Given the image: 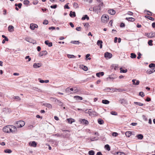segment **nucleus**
<instances>
[{"label": "nucleus", "instance_id": "1", "mask_svg": "<svg viewBox=\"0 0 155 155\" xmlns=\"http://www.w3.org/2000/svg\"><path fill=\"white\" fill-rule=\"evenodd\" d=\"M3 131L7 133H14L17 130L16 128L14 126L9 125L5 126L3 128Z\"/></svg>", "mask_w": 155, "mask_h": 155}, {"label": "nucleus", "instance_id": "2", "mask_svg": "<svg viewBox=\"0 0 155 155\" xmlns=\"http://www.w3.org/2000/svg\"><path fill=\"white\" fill-rule=\"evenodd\" d=\"M103 5L99 4L97 6L94 7V11L98 13V12H100L101 11V7Z\"/></svg>", "mask_w": 155, "mask_h": 155}, {"label": "nucleus", "instance_id": "3", "mask_svg": "<svg viewBox=\"0 0 155 155\" xmlns=\"http://www.w3.org/2000/svg\"><path fill=\"white\" fill-rule=\"evenodd\" d=\"M109 19V17L107 15H103L101 18V21L103 23L107 22Z\"/></svg>", "mask_w": 155, "mask_h": 155}, {"label": "nucleus", "instance_id": "4", "mask_svg": "<svg viewBox=\"0 0 155 155\" xmlns=\"http://www.w3.org/2000/svg\"><path fill=\"white\" fill-rule=\"evenodd\" d=\"M17 127L18 128H20L23 127L25 124V122L22 120L17 121L16 122Z\"/></svg>", "mask_w": 155, "mask_h": 155}, {"label": "nucleus", "instance_id": "5", "mask_svg": "<svg viewBox=\"0 0 155 155\" xmlns=\"http://www.w3.org/2000/svg\"><path fill=\"white\" fill-rule=\"evenodd\" d=\"M112 56V54L110 53L106 52L104 53V57L105 58L110 59L111 58Z\"/></svg>", "mask_w": 155, "mask_h": 155}, {"label": "nucleus", "instance_id": "6", "mask_svg": "<svg viewBox=\"0 0 155 155\" xmlns=\"http://www.w3.org/2000/svg\"><path fill=\"white\" fill-rule=\"evenodd\" d=\"M25 40L29 42L32 43L33 44H34L35 42V40L30 38H25Z\"/></svg>", "mask_w": 155, "mask_h": 155}, {"label": "nucleus", "instance_id": "7", "mask_svg": "<svg viewBox=\"0 0 155 155\" xmlns=\"http://www.w3.org/2000/svg\"><path fill=\"white\" fill-rule=\"evenodd\" d=\"M2 111L5 113H10L11 112V110L10 109L8 108H4L3 109Z\"/></svg>", "mask_w": 155, "mask_h": 155}, {"label": "nucleus", "instance_id": "8", "mask_svg": "<svg viewBox=\"0 0 155 155\" xmlns=\"http://www.w3.org/2000/svg\"><path fill=\"white\" fill-rule=\"evenodd\" d=\"M48 53L47 51L45 50L42 51L39 54V56L40 57H41L43 55H45L47 54Z\"/></svg>", "mask_w": 155, "mask_h": 155}, {"label": "nucleus", "instance_id": "9", "mask_svg": "<svg viewBox=\"0 0 155 155\" xmlns=\"http://www.w3.org/2000/svg\"><path fill=\"white\" fill-rule=\"evenodd\" d=\"M29 145L31 147H35L37 146V143L35 141H33L29 143Z\"/></svg>", "mask_w": 155, "mask_h": 155}, {"label": "nucleus", "instance_id": "10", "mask_svg": "<svg viewBox=\"0 0 155 155\" xmlns=\"http://www.w3.org/2000/svg\"><path fill=\"white\" fill-rule=\"evenodd\" d=\"M103 42L101 40H98L97 42V45L100 46V48H101L102 47V44Z\"/></svg>", "mask_w": 155, "mask_h": 155}, {"label": "nucleus", "instance_id": "11", "mask_svg": "<svg viewBox=\"0 0 155 155\" xmlns=\"http://www.w3.org/2000/svg\"><path fill=\"white\" fill-rule=\"evenodd\" d=\"M97 114L95 112L92 111H90V113L89 114V115L90 116H94L95 115L97 116Z\"/></svg>", "mask_w": 155, "mask_h": 155}, {"label": "nucleus", "instance_id": "12", "mask_svg": "<svg viewBox=\"0 0 155 155\" xmlns=\"http://www.w3.org/2000/svg\"><path fill=\"white\" fill-rule=\"evenodd\" d=\"M74 98L78 101H81L83 99V98L79 96H75L74 97Z\"/></svg>", "mask_w": 155, "mask_h": 155}, {"label": "nucleus", "instance_id": "13", "mask_svg": "<svg viewBox=\"0 0 155 155\" xmlns=\"http://www.w3.org/2000/svg\"><path fill=\"white\" fill-rule=\"evenodd\" d=\"M41 64L39 63H35L33 65V67L35 68H39Z\"/></svg>", "mask_w": 155, "mask_h": 155}, {"label": "nucleus", "instance_id": "14", "mask_svg": "<svg viewBox=\"0 0 155 155\" xmlns=\"http://www.w3.org/2000/svg\"><path fill=\"white\" fill-rule=\"evenodd\" d=\"M108 13L111 15H114L115 13V11L113 9H110L108 11Z\"/></svg>", "mask_w": 155, "mask_h": 155}, {"label": "nucleus", "instance_id": "15", "mask_svg": "<svg viewBox=\"0 0 155 155\" xmlns=\"http://www.w3.org/2000/svg\"><path fill=\"white\" fill-rule=\"evenodd\" d=\"M45 44L47 45H48L49 47H51L52 46V43L51 42H49L48 40L45 41Z\"/></svg>", "mask_w": 155, "mask_h": 155}, {"label": "nucleus", "instance_id": "16", "mask_svg": "<svg viewBox=\"0 0 155 155\" xmlns=\"http://www.w3.org/2000/svg\"><path fill=\"white\" fill-rule=\"evenodd\" d=\"M69 15L71 17H75L76 16L75 13L74 12H72V11H71L70 12Z\"/></svg>", "mask_w": 155, "mask_h": 155}, {"label": "nucleus", "instance_id": "17", "mask_svg": "<svg viewBox=\"0 0 155 155\" xmlns=\"http://www.w3.org/2000/svg\"><path fill=\"white\" fill-rule=\"evenodd\" d=\"M81 122L82 123H83L86 125H87L88 124V121L84 119H81Z\"/></svg>", "mask_w": 155, "mask_h": 155}, {"label": "nucleus", "instance_id": "18", "mask_svg": "<svg viewBox=\"0 0 155 155\" xmlns=\"http://www.w3.org/2000/svg\"><path fill=\"white\" fill-rule=\"evenodd\" d=\"M96 75L97 77H100L101 75L103 76L104 75V73L103 72H99L97 73Z\"/></svg>", "mask_w": 155, "mask_h": 155}, {"label": "nucleus", "instance_id": "19", "mask_svg": "<svg viewBox=\"0 0 155 155\" xmlns=\"http://www.w3.org/2000/svg\"><path fill=\"white\" fill-rule=\"evenodd\" d=\"M68 123L70 124H72L73 122L74 121V119L72 118H68L67 119Z\"/></svg>", "mask_w": 155, "mask_h": 155}, {"label": "nucleus", "instance_id": "20", "mask_svg": "<svg viewBox=\"0 0 155 155\" xmlns=\"http://www.w3.org/2000/svg\"><path fill=\"white\" fill-rule=\"evenodd\" d=\"M136 137L138 139L140 140H141L143 138V135L141 134H139L137 135Z\"/></svg>", "mask_w": 155, "mask_h": 155}, {"label": "nucleus", "instance_id": "21", "mask_svg": "<svg viewBox=\"0 0 155 155\" xmlns=\"http://www.w3.org/2000/svg\"><path fill=\"white\" fill-rule=\"evenodd\" d=\"M71 43L75 45H79L80 43L78 41H71Z\"/></svg>", "mask_w": 155, "mask_h": 155}, {"label": "nucleus", "instance_id": "22", "mask_svg": "<svg viewBox=\"0 0 155 155\" xmlns=\"http://www.w3.org/2000/svg\"><path fill=\"white\" fill-rule=\"evenodd\" d=\"M85 19H87V20L89 19V17L87 15H84L81 18L82 20H84Z\"/></svg>", "mask_w": 155, "mask_h": 155}, {"label": "nucleus", "instance_id": "23", "mask_svg": "<svg viewBox=\"0 0 155 155\" xmlns=\"http://www.w3.org/2000/svg\"><path fill=\"white\" fill-rule=\"evenodd\" d=\"M126 19L127 20L131 21H134L135 20V19L132 17L126 18Z\"/></svg>", "mask_w": 155, "mask_h": 155}, {"label": "nucleus", "instance_id": "24", "mask_svg": "<svg viewBox=\"0 0 155 155\" xmlns=\"http://www.w3.org/2000/svg\"><path fill=\"white\" fill-rule=\"evenodd\" d=\"M120 72L121 73H126L127 71V69H126L125 70H123V69L122 68H120Z\"/></svg>", "mask_w": 155, "mask_h": 155}, {"label": "nucleus", "instance_id": "25", "mask_svg": "<svg viewBox=\"0 0 155 155\" xmlns=\"http://www.w3.org/2000/svg\"><path fill=\"white\" fill-rule=\"evenodd\" d=\"M14 27L12 25H9L8 27V30L10 31H13Z\"/></svg>", "mask_w": 155, "mask_h": 155}, {"label": "nucleus", "instance_id": "26", "mask_svg": "<svg viewBox=\"0 0 155 155\" xmlns=\"http://www.w3.org/2000/svg\"><path fill=\"white\" fill-rule=\"evenodd\" d=\"M48 108L51 109L52 108L51 105L50 104L46 103L44 104Z\"/></svg>", "mask_w": 155, "mask_h": 155}, {"label": "nucleus", "instance_id": "27", "mask_svg": "<svg viewBox=\"0 0 155 155\" xmlns=\"http://www.w3.org/2000/svg\"><path fill=\"white\" fill-rule=\"evenodd\" d=\"M131 135L130 131H127L125 133V135L127 137H129Z\"/></svg>", "mask_w": 155, "mask_h": 155}, {"label": "nucleus", "instance_id": "28", "mask_svg": "<svg viewBox=\"0 0 155 155\" xmlns=\"http://www.w3.org/2000/svg\"><path fill=\"white\" fill-rule=\"evenodd\" d=\"M104 148H105L108 151H110V147L109 146V145L108 144H106L104 146Z\"/></svg>", "mask_w": 155, "mask_h": 155}, {"label": "nucleus", "instance_id": "29", "mask_svg": "<svg viewBox=\"0 0 155 155\" xmlns=\"http://www.w3.org/2000/svg\"><path fill=\"white\" fill-rule=\"evenodd\" d=\"M108 78L110 79H114L117 78L116 76L114 74H112L109 76Z\"/></svg>", "mask_w": 155, "mask_h": 155}, {"label": "nucleus", "instance_id": "30", "mask_svg": "<svg viewBox=\"0 0 155 155\" xmlns=\"http://www.w3.org/2000/svg\"><path fill=\"white\" fill-rule=\"evenodd\" d=\"M35 24H31L30 25V28L32 30H34L35 28Z\"/></svg>", "mask_w": 155, "mask_h": 155}, {"label": "nucleus", "instance_id": "31", "mask_svg": "<svg viewBox=\"0 0 155 155\" xmlns=\"http://www.w3.org/2000/svg\"><path fill=\"white\" fill-rule=\"evenodd\" d=\"M109 101L106 100H102V103L105 104H108L109 103Z\"/></svg>", "mask_w": 155, "mask_h": 155}, {"label": "nucleus", "instance_id": "32", "mask_svg": "<svg viewBox=\"0 0 155 155\" xmlns=\"http://www.w3.org/2000/svg\"><path fill=\"white\" fill-rule=\"evenodd\" d=\"M152 69V70H148L147 71V73L148 74H150L154 72L155 71V70H154V69Z\"/></svg>", "mask_w": 155, "mask_h": 155}, {"label": "nucleus", "instance_id": "33", "mask_svg": "<svg viewBox=\"0 0 155 155\" xmlns=\"http://www.w3.org/2000/svg\"><path fill=\"white\" fill-rule=\"evenodd\" d=\"M115 155H125L124 153L123 152H117Z\"/></svg>", "mask_w": 155, "mask_h": 155}, {"label": "nucleus", "instance_id": "34", "mask_svg": "<svg viewBox=\"0 0 155 155\" xmlns=\"http://www.w3.org/2000/svg\"><path fill=\"white\" fill-rule=\"evenodd\" d=\"M134 103L136 105L141 106H143L144 105L143 103L136 102H134Z\"/></svg>", "mask_w": 155, "mask_h": 155}, {"label": "nucleus", "instance_id": "35", "mask_svg": "<svg viewBox=\"0 0 155 155\" xmlns=\"http://www.w3.org/2000/svg\"><path fill=\"white\" fill-rule=\"evenodd\" d=\"M65 92L69 94H71L73 93V92H71V91L70 90V88L69 87H68L66 89Z\"/></svg>", "mask_w": 155, "mask_h": 155}, {"label": "nucleus", "instance_id": "36", "mask_svg": "<svg viewBox=\"0 0 155 155\" xmlns=\"http://www.w3.org/2000/svg\"><path fill=\"white\" fill-rule=\"evenodd\" d=\"M113 90H114V89H113ZM114 90L113 91H116V90H117L118 91H119V92H122L123 91H125V90H124V89H120V88H119V89H114Z\"/></svg>", "mask_w": 155, "mask_h": 155}, {"label": "nucleus", "instance_id": "37", "mask_svg": "<svg viewBox=\"0 0 155 155\" xmlns=\"http://www.w3.org/2000/svg\"><path fill=\"white\" fill-rule=\"evenodd\" d=\"M130 58H135L136 57V55L134 53H131Z\"/></svg>", "mask_w": 155, "mask_h": 155}, {"label": "nucleus", "instance_id": "38", "mask_svg": "<svg viewBox=\"0 0 155 155\" xmlns=\"http://www.w3.org/2000/svg\"><path fill=\"white\" fill-rule=\"evenodd\" d=\"M98 122L100 124H102L104 123V121L101 119H98Z\"/></svg>", "mask_w": 155, "mask_h": 155}, {"label": "nucleus", "instance_id": "39", "mask_svg": "<svg viewBox=\"0 0 155 155\" xmlns=\"http://www.w3.org/2000/svg\"><path fill=\"white\" fill-rule=\"evenodd\" d=\"M4 152L5 153H11L12 152V151L11 150L9 149H6L4 150Z\"/></svg>", "mask_w": 155, "mask_h": 155}, {"label": "nucleus", "instance_id": "40", "mask_svg": "<svg viewBox=\"0 0 155 155\" xmlns=\"http://www.w3.org/2000/svg\"><path fill=\"white\" fill-rule=\"evenodd\" d=\"M88 153L89 155H94L95 154V152L93 150H91L89 151Z\"/></svg>", "mask_w": 155, "mask_h": 155}, {"label": "nucleus", "instance_id": "41", "mask_svg": "<svg viewBox=\"0 0 155 155\" xmlns=\"http://www.w3.org/2000/svg\"><path fill=\"white\" fill-rule=\"evenodd\" d=\"M57 101L58 102V104L59 106H61L62 107L63 106V104L62 102L60 101L59 100H57Z\"/></svg>", "mask_w": 155, "mask_h": 155}, {"label": "nucleus", "instance_id": "42", "mask_svg": "<svg viewBox=\"0 0 155 155\" xmlns=\"http://www.w3.org/2000/svg\"><path fill=\"white\" fill-rule=\"evenodd\" d=\"M112 67L114 68V69L115 70H118V65H112Z\"/></svg>", "mask_w": 155, "mask_h": 155}, {"label": "nucleus", "instance_id": "43", "mask_svg": "<svg viewBox=\"0 0 155 155\" xmlns=\"http://www.w3.org/2000/svg\"><path fill=\"white\" fill-rule=\"evenodd\" d=\"M13 98L15 99V100L17 101H19L21 100V98L18 96H14Z\"/></svg>", "mask_w": 155, "mask_h": 155}, {"label": "nucleus", "instance_id": "44", "mask_svg": "<svg viewBox=\"0 0 155 155\" xmlns=\"http://www.w3.org/2000/svg\"><path fill=\"white\" fill-rule=\"evenodd\" d=\"M67 57L69 58H74L76 57L73 55L68 54Z\"/></svg>", "mask_w": 155, "mask_h": 155}, {"label": "nucleus", "instance_id": "45", "mask_svg": "<svg viewBox=\"0 0 155 155\" xmlns=\"http://www.w3.org/2000/svg\"><path fill=\"white\" fill-rule=\"evenodd\" d=\"M145 17L146 18H148L149 20H152V21H153L154 20V19L153 18L149 16H148L146 15V16H145Z\"/></svg>", "mask_w": 155, "mask_h": 155}, {"label": "nucleus", "instance_id": "46", "mask_svg": "<svg viewBox=\"0 0 155 155\" xmlns=\"http://www.w3.org/2000/svg\"><path fill=\"white\" fill-rule=\"evenodd\" d=\"M50 99L51 101H54L55 102L57 101V100H58L57 99L54 97H51L50 98Z\"/></svg>", "mask_w": 155, "mask_h": 155}, {"label": "nucleus", "instance_id": "47", "mask_svg": "<svg viewBox=\"0 0 155 155\" xmlns=\"http://www.w3.org/2000/svg\"><path fill=\"white\" fill-rule=\"evenodd\" d=\"M29 3V2L28 0H25L23 2V4L25 5H28Z\"/></svg>", "mask_w": 155, "mask_h": 155}, {"label": "nucleus", "instance_id": "48", "mask_svg": "<svg viewBox=\"0 0 155 155\" xmlns=\"http://www.w3.org/2000/svg\"><path fill=\"white\" fill-rule=\"evenodd\" d=\"M149 67L150 68L155 67V64L153 63H150L149 65Z\"/></svg>", "mask_w": 155, "mask_h": 155}, {"label": "nucleus", "instance_id": "49", "mask_svg": "<svg viewBox=\"0 0 155 155\" xmlns=\"http://www.w3.org/2000/svg\"><path fill=\"white\" fill-rule=\"evenodd\" d=\"M120 101H121V103L122 104H124L126 102L125 100L124 99H120Z\"/></svg>", "mask_w": 155, "mask_h": 155}, {"label": "nucleus", "instance_id": "50", "mask_svg": "<svg viewBox=\"0 0 155 155\" xmlns=\"http://www.w3.org/2000/svg\"><path fill=\"white\" fill-rule=\"evenodd\" d=\"M153 41L152 40H150L148 41V43L149 45L152 46L153 45L152 44Z\"/></svg>", "mask_w": 155, "mask_h": 155}, {"label": "nucleus", "instance_id": "51", "mask_svg": "<svg viewBox=\"0 0 155 155\" xmlns=\"http://www.w3.org/2000/svg\"><path fill=\"white\" fill-rule=\"evenodd\" d=\"M139 95L143 97L145 95L143 93V92L141 91L139 92Z\"/></svg>", "mask_w": 155, "mask_h": 155}, {"label": "nucleus", "instance_id": "52", "mask_svg": "<svg viewBox=\"0 0 155 155\" xmlns=\"http://www.w3.org/2000/svg\"><path fill=\"white\" fill-rule=\"evenodd\" d=\"M73 6L75 8H77L78 7V5L76 2H74L73 3Z\"/></svg>", "mask_w": 155, "mask_h": 155}, {"label": "nucleus", "instance_id": "53", "mask_svg": "<svg viewBox=\"0 0 155 155\" xmlns=\"http://www.w3.org/2000/svg\"><path fill=\"white\" fill-rule=\"evenodd\" d=\"M8 41V38H4V39H3L2 41V44H4L5 42V41Z\"/></svg>", "mask_w": 155, "mask_h": 155}, {"label": "nucleus", "instance_id": "54", "mask_svg": "<svg viewBox=\"0 0 155 155\" xmlns=\"http://www.w3.org/2000/svg\"><path fill=\"white\" fill-rule=\"evenodd\" d=\"M48 21L47 20H44L43 22V24L44 25H47L48 24Z\"/></svg>", "mask_w": 155, "mask_h": 155}, {"label": "nucleus", "instance_id": "55", "mask_svg": "<svg viewBox=\"0 0 155 155\" xmlns=\"http://www.w3.org/2000/svg\"><path fill=\"white\" fill-rule=\"evenodd\" d=\"M110 114L112 115H117V113L114 111H112L110 112Z\"/></svg>", "mask_w": 155, "mask_h": 155}, {"label": "nucleus", "instance_id": "56", "mask_svg": "<svg viewBox=\"0 0 155 155\" xmlns=\"http://www.w3.org/2000/svg\"><path fill=\"white\" fill-rule=\"evenodd\" d=\"M38 0H34L33 4L34 5H37L38 3Z\"/></svg>", "mask_w": 155, "mask_h": 155}, {"label": "nucleus", "instance_id": "57", "mask_svg": "<svg viewBox=\"0 0 155 155\" xmlns=\"http://www.w3.org/2000/svg\"><path fill=\"white\" fill-rule=\"evenodd\" d=\"M34 127V126L33 125H29L28 127V129H31L33 128Z\"/></svg>", "mask_w": 155, "mask_h": 155}, {"label": "nucleus", "instance_id": "58", "mask_svg": "<svg viewBox=\"0 0 155 155\" xmlns=\"http://www.w3.org/2000/svg\"><path fill=\"white\" fill-rule=\"evenodd\" d=\"M50 7L52 8L55 9L57 7V5L55 4L54 5H51L50 6Z\"/></svg>", "mask_w": 155, "mask_h": 155}, {"label": "nucleus", "instance_id": "59", "mask_svg": "<svg viewBox=\"0 0 155 155\" xmlns=\"http://www.w3.org/2000/svg\"><path fill=\"white\" fill-rule=\"evenodd\" d=\"M82 68L84 71H86L88 70V68L85 66H84Z\"/></svg>", "mask_w": 155, "mask_h": 155}, {"label": "nucleus", "instance_id": "60", "mask_svg": "<svg viewBox=\"0 0 155 155\" xmlns=\"http://www.w3.org/2000/svg\"><path fill=\"white\" fill-rule=\"evenodd\" d=\"M99 3V4L103 5L102 0H96Z\"/></svg>", "mask_w": 155, "mask_h": 155}, {"label": "nucleus", "instance_id": "61", "mask_svg": "<svg viewBox=\"0 0 155 155\" xmlns=\"http://www.w3.org/2000/svg\"><path fill=\"white\" fill-rule=\"evenodd\" d=\"M81 27H77L76 28V29L78 31H80L81 30Z\"/></svg>", "mask_w": 155, "mask_h": 155}, {"label": "nucleus", "instance_id": "62", "mask_svg": "<svg viewBox=\"0 0 155 155\" xmlns=\"http://www.w3.org/2000/svg\"><path fill=\"white\" fill-rule=\"evenodd\" d=\"M112 135L113 136L116 137L118 135V133L116 132H113Z\"/></svg>", "mask_w": 155, "mask_h": 155}, {"label": "nucleus", "instance_id": "63", "mask_svg": "<svg viewBox=\"0 0 155 155\" xmlns=\"http://www.w3.org/2000/svg\"><path fill=\"white\" fill-rule=\"evenodd\" d=\"M138 56L137 57V58L138 59H139L141 58L140 56L142 55V54H141L140 53H138Z\"/></svg>", "mask_w": 155, "mask_h": 155}, {"label": "nucleus", "instance_id": "64", "mask_svg": "<svg viewBox=\"0 0 155 155\" xmlns=\"http://www.w3.org/2000/svg\"><path fill=\"white\" fill-rule=\"evenodd\" d=\"M150 34L152 37L155 36V32H150Z\"/></svg>", "mask_w": 155, "mask_h": 155}]
</instances>
